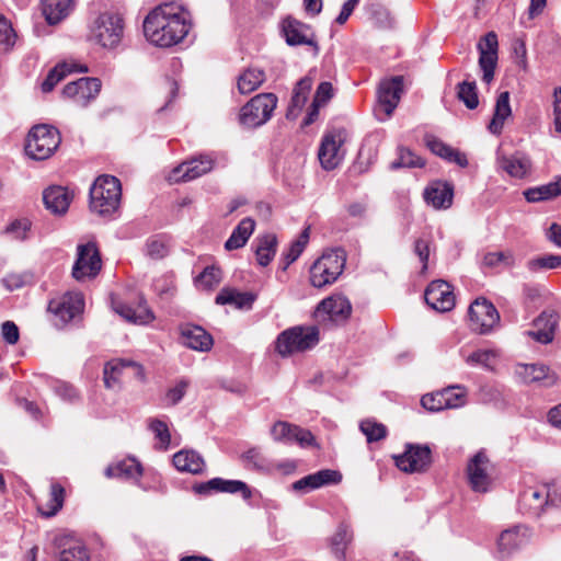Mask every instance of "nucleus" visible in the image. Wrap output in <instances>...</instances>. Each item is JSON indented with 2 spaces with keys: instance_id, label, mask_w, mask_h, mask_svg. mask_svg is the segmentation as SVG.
Returning <instances> with one entry per match:
<instances>
[{
  "instance_id": "obj_37",
  "label": "nucleus",
  "mask_w": 561,
  "mask_h": 561,
  "mask_svg": "<svg viewBox=\"0 0 561 561\" xmlns=\"http://www.w3.org/2000/svg\"><path fill=\"white\" fill-rule=\"evenodd\" d=\"M75 0H42V12L50 25L58 24L73 10Z\"/></svg>"
},
{
  "instance_id": "obj_28",
  "label": "nucleus",
  "mask_w": 561,
  "mask_h": 561,
  "mask_svg": "<svg viewBox=\"0 0 561 561\" xmlns=\"http://www.w3.org/2000/svg\"><path fill=\"white\" fill-rule=\"evenodd\" d=\"M424 201L435 209H447L454 199V186L445 181L430 183L423 193Z\"/></svg>"
},
{
  "instance_id": "obj_16",
  "label": "nucleus",
  "mask_w": 561,
  "mask_h": 561,
  "mask_svg": "<svg viewBox=\"0 0 561 561\" xmlns=\"http://www.w3.org/2000/svg\"><path fill=\"white\" fill-rule=\"evenodd\" d=\"M491 463L484 451L477 453L467 467L468 479L474 492H488L492 484Z\"/></svg>"
},
{
  "instance_id": "obj_29",
  "label": "nucleus",
  "mask_w": 561,
  "mask_h": 561,
  "mask_svg": "<svg viewBox=\"0 0 561 561\" xmlns=\"http://www.w3.org/2000/svg\"><path fill=\"white\" fill-rule=\"evenodd\" d=\"M528 540L527 528L515 526L502 531L497 540L499 558L505 559L522 548Z\"/></svg>"
},
{
  "instance_id": "obj_25",
  "label": "nucleus",
  "mask_w": 561,
  "mask_h": 561,
  "mask_svg": "<svg viewBox=\"0 0 561 561\" xmlns=\"http://www.w3.org/2000/svg\"><path fill=\"white\" fill-rule=\"evenodd\" d=\"M559 314L552 309L543 310L534 320V330L526 332L528 336L541 344H549L553 341L558 328Z\"/></svg>"
},
{
  "instance_id": "obj_10",
  "label": "nucleus",
  "mask_w": 561,
  "mask_h": 561,
  "mask_svg": "<svg viewBox=\"0 0 561 561\" xmlns=\"http://www.w3.org/2000/svg\"><path fill=\"white\" fill-rule=\"evenodd\" d=\"M84 308V300L80 293H66L60 297L54 298L48 304V311L55 317V325L64 327Z\"/></svg>"
},
{
  "instance_id": "obj_44",
  "label": "nucleus",
  "mask_w": 561,
  "mask_h": 561,
  "mask_svg": "<svg viewBox=\"0 0 561 561\" xmlns=\"http://www.w3.org/2000/svg\"><path fill=\"white\" fill-rule=\"evenodd\" d=\"M561 194V179L548 184L525 191V198L530 203H537L557 197Z\"/></svg>"
},
{
  "instance_id": "obj_48",
  "label": "nucleus",
  "mask_w": 561,
  "mask_h": 561,
  "mask_svg": "<svg viewBox=\"0 0 561 561\" xmlns=\"http://www.w3.org/2000/svg\"><path fill=\"white\" fill-rule=\"evenodd\" d=\"M64 495H65V490L60 484H58V483L51 484L49 499H48L47 503L45 504L46 508H39L42 514L47 517H51V516L56 515L58 513V511L62 507Z\"/></svg>"
},
{
  "instance_id": "obj_5",
  "label": "nucleus",
  "mask_w": 561,
  "mask_h": 561,
  "mask_svg": "<svg viewBox=\"0 0 561 561\" xmlns=\"http://www.w3.org/2000/svg\"><path fill=\"white\" fill-rule=\"evenodd\" d=\"M319 342V331L316 327H294L283 331L276 339L275 350L286 357L297 352H305Z\"/></svg>"
},
{
  "instance_id": "obj_43",
  "label": "nucleus",
  "mask_w": 561,
  "mask_h": 561,
  "mask_svg": "<svg viewBox=\"0 0 561 561\" xmlns=\"http://www.w3.org/2000/svg\"><path fill=\"white\" fill-rule=\"evenodd\" d=\"M142 468L135 458H126L105 469L107 478L134 479L140 477Z\"/></svg>"
},
{
  "instance_id": "obj_9",
  "label": "nucleus",
  "mask_w": 561,
  "mask_h": 561,
  "mask_svg": "<svg viewBox=\"0 0 561 561\" xmlns=\"http://www.w3.org/2000/svg\"><path fill=\"white\" fill-rule=\"evenodd\" d=\"M346 138L347 134L344 128L332 129L323 135L318 158L324 170H333L342 162L344 159L342 145Z\"/></svg>"
},
{
  "instance_id": "obj_26",
  "label": "nucleus",
  "mask_w": 561,
  "mask_h": 561,
  "mask_svg": "<svg viewBox=\"0 0 561 561\" xmlns=\"http://www.w3.org/2000/svg\"><path fill=\"white\" fill-rule=\"evenodd\" d=\"M341 481L342 474L340 471L323 469L295 481L291 489L297 492H308L324 485L337 484Z\"/></svg>"
},
{
  "instance_id": "obj_63",
  "label": "nucleus",
  "mask_w": 561,
  "mask_h": 561,
  "mask_svg": "<svg viewBox=\"0 0 561 561\" xmlns=\"http://www.w3.org/2000/svg\"><path fill=\"white\" fill-rule=\"evenodd\" d=\"M1 334L8 344H15L19 341L20 333L18 325L12 321H4L1 325Z\"/></svg>"
},
{
  "instance_id": "obj_11",
  "label": "nucleus",
  "mask_w": 561,
  "mask_h": 561,
  "mask_svg": "<svg viewBox=\"0 0 561 561\" xmlns=\"http://www.w3.org/2000/svg\"><path fill=\"white\" fill-rule=\"evenodd\" d=\"M58 552L56 561H90V552L84 541L70 531H60L53 539Z\"/></svg>"
},
{
  "instance_id": "obj_46",
  "label": "nucleus",
  "mask_w": 561,
  "mask_h": 561,
  "mask_svg": "<svg viewBox=\"0 0 561 561\" xmlns=\"http://www.w3.org/2000/svg\"><path fill=\"white\" fill-rule=\"evenodd\" d=\"M352 539L353 533L350 526L346 523H341L331 538V549L337 559L343 560L345 558L346 547Z\"/></svg>"
},
{
  "instance_id": "obj_53",
  "label": "nucleus",
  "mask_w": 561,
  "mask_h": 561,
  "mask_svg": "<svg viewBox=\"0 0 561 561\" xmlns=\"http://www.w3.org/2000/svg\"><path fill=\"white\" fill-rule=\"evenodd\" d=\"M424 165V161L421 157L416 156L408 148L399 149V157L397 160L391 162L390 168L392 170L399 168H421Z\"/></svg>"
},
{
  "instance_id": "obj_12",
  "label": "nucleus",
  "mask_w": 561,
  "mask_h": 561,
  "mask_svg": "<svg viewBox=\"0 0 561 561\" xmlns=\"http://www.w3.org/2000/svg\"><path fill=\"white\" fill-rule=\"evenodd\" d=\"M469 323L472 331L486 334L500 321L495 307L486 299H476L468 310Z\"/></svg>"
},
{
  "instance_id": "obj_2",
  "label": "nucleus",
  "mask_w": 561,
  "mask_h": 561,
  "mask_svg": "<svg viewBox=\"0 0 561 561\" xmlns=\"http://www.w3.org/2000/svg\"><path fill=\"white\" fill-rule=\"evenodd\" d=\"M122 185L113 175H100L90 188V208L101 216L114 214L121 204Z\"/></svg>"
},
{
  "instance_id": "obj_59",
  "label": "nucleus",
  "mask_w": 561,
  "mask_h": 561,
  "mask_svg": "<svg viewBox=\"0 0 561 561\" xmlns=\"http://www.w3.org/2000/svg\"><path fill=\"white\" fill-rule=\"evenodd\" d=\"M512 266L514 264V256L511 252H489L483 257V264L489 267H494L500 264Z\"/></svg>"
},
{
  "instance_id": "obj_49",
  "label": "nucleus",
  "mask_w": 561,
  "mask_h": 561,
  "mask_svg": "<svg viewBox=\"0 0 561 561\" xmlns=\"http://www.w3.org/2000/svg\"><path fill=\"white\" fill-rule=\"evenodd\" d=\"M221 280V271L216 266H207L204 271L195 278V285L197 288L204 290H210L215 288Z\"/></svg>"
},
{
  "instance_id": "obj_52",
  "label": "nucleus",
  "mask_w": 561,
  "mask_h": 561,
  "mask_svg": "<svg viewBox=\"0 0 561 561\" xmlns=\"http://www.w3.org/2000/svg\"><path fill=\"white\" fill-rule=\"evenodd\" d=\"M309 241V229H305L299 237L291 242L287 252L284 253V270H286L291 263H294L305 250Z\"/></svg>"
},
{
  "instance_id": "obj_21",
  "label": "nucleus",
  "mask_w": 561,
  "mask_h": 561,
  "mask_svg": "<svg viewBox=\"0 0 561 561\" xmlns=\"http://www.w3.org/2000/svg\"><path fill=\"white\" fill-rule=\"evenodd\" d=\"M352 312V305L348 299L341 295L323 299L316 309V317L321 321L342 322Z\"/></svg>"
},
{
  "instance_id": "obj_57",
  "label": "nucleus",
  "mask_w": 561,
  "mask_h": 561,
  "mask_svg": "<svg viewBox=\"0 0 561 561\" xmlns=\"http://www.w3.org/2000/svg\"><path fill=\"white\" fill-rule=\"evenodd\" d=\"M168 252L167 241L160 236L152 237L146 242V254L153 260L164 257Z\"/></svg>"
},
{
  "instance_id": "obj_8",
  "label": "nucleus",
  "mask_w": 561,
  "mask_h": 561,
  "mask_svg": "<svg viewBox=\"0 0 561 561\" xmlns=\"http://www.w3.org/2000/svg\"><path fill=\"white\" fill-rule=\"evenodd\" d=\"M102 268V259L94 241L77 245V257L72 266V277L78 282L95 278Z\"/></svg>"
},
{
  "instance_id": "obj_38",
  "label": "nucleus",
  "mask_w": 561,
  "mask_h": 561,
  "mask_svg": "<svg viewBox=\"0 0 561 561\" xmlns=\"http://www.w3.org/2000/svg\"><path fill=\"white\" fill-rule=\"evenodd\" d=\"M425 142L427 148L436 156L458 164L459 167H467L468 160L467 157L459 152L458 150H455L450 146L443 142L440 139L434 137V136H426Z\"/></svg>"
},
{
  "instance_id": "obj_61",
  "label": "nucleus",
  "mask_w": 561,
  "mask_h": 561,
  "mask_svg": "<svg viewBox=\"0 0 561 561\" xmlns=\"http://www.w3.org/2000/svg\"><path fill=\"white\" fill-rule=\"evenodd\" d=\"M149 426L150 430L153 432L156 438L159 440L160 447L165 449L171 440L167 423H164L161 420H152Z\"/></svg>"
},
{
  "instance_id": "obj_18",
  "label": "nucleus",
  "mask_w": 561,
  "mask_h": 561,
  "mask_svg": "<svg viewBox=\"0 0 561 561\" xmlns=\"http://www.w3.org/2000/svg\"><path fill=\"white\" fill-rule=\"evenodd\" d=\"M497 36L494 32L486 33L478 43L479 67L483 72L482 80L488 84L494 79L497 65Z\"/></svg>"
},
{
  "instance_id": "obj_50",
  "label": "nucleus",
  "mask_w": 561,
  "mask_h": 561,
  "mask_svg": "<svg viewBox=\"0 0 561 561\" xmlns=\"http://www.w3.org/2000/svg\"><path fill=\"white\" fill-rule=\"evenodd\" d=\"M561 266V255L545 254L527 262V268L533 272L554 270Z\"/></svg>"
},
{
  "instance_id": "obj_45",
  "label": "nucleus",
  "mask_w": 561,
  "mask_h": 561,
  "mask_svg": "<svg viewBox=\"0 0 561 561\" xmlns=\"http://www.w3.org/2000/svg\"><path fill=\"white\" fill-rule=\"evenodd\" d=\"M265 81V73L257 68H249L238 78L240 93L248 94L256 90Z\"/></svg>"
},
{
  "instance_id": "obj_27",
  "label": "nucleus",
  "mask_w": 561,
  "mask_h": 561,
  "mask_svg": "<svg viewBox=\"0 0 561 561\" xmlns=\"http://www.w3.org/2000/svg\"><path fill=\"white\" fill-rule=\"evenodd\" d=\"M195 491L199 494H208L211 491L225 493H241L244 500L252 496V492L247 483L240 480H225L222 478H213L206 482L195 485Z\"/></svg>"
},
{
  "instance_id": "obj_58",
  "label": "nucleus",
  "mask_w": 561,
  "mask_h": 561,
  "mask_svg": "<svg viewBox=\"0 0 561 561\" xmlns=\"http://www.w3.org/2000/svg\"><path fill=\"white\" fill-rule=\"evenodd\" d=\"M31 226V221L26 218L16 219L8 226L5 231L15 240L24 241L28 238Z\"/></svg>"
},
{
  "instance_id": "obj_47",
  "label": "nucleus",
  "mask_w": 561,
  "mask_h": 561,
  "mask_svg": "<svg viewBox=\"0 0 561 561\" xmlns=\"http://www.w3.org/2000/svg\"><path fill=\"white\" fill-rule=\"evenodd\" d=\"M277 240L273 234H266L260 239L256 249V260L261 266H267L276 253Z\"/></svg>"
},
{
  "instance_id": "obj_32",
  "label": "nucleus",
  "mask_w": 561,
  "mask_h": 561,
  "mask_svg": "<svg viewBox=\"0 0 561 561\" xmlns=\"http://www.w3.org/2000/svg\"><path fill=\"white\" fill-rule=\"evenodd\" d=\"M460 356L469 367L493 370L499 358V352L491 348H478L469 353L462 347Z\"/></svg>"
},
{
  "instance_id": "obj_14",
  "label": "nucleus",
  "mask_w": 561,
  "mask_h": 561,
  "mask_svg": "<svg viewBox=\"0 0 561 561\" xmlns=\"http://www.w3.org/2000/svg\"><path fill=\"white\" fill-rule=\"evenodd\" d=\"M215 159L211 154H201L175 167L169 174L171 182H186L195 180L214 169Z\"/></svg>"
},
{
  "instance_id": "obj_62",
  "label": "nucleus",
  "mask_w": 561,
  "mask_h": 561,
  "mask_svg": "<svg viewBox=\"0 0 561 561\" xmlns=\"http://www.w3.org/2000/svg\"><path fill=\"white\" fill-rule=\"evenodd\" d=\"M333 96V87L330 82L324 81L319 84L317 88L312 106L314 107V113L319 111V107L325 104Z\"/></svg>"
},
{
  "instance_id": "obj_6",
  "label": "nucleus",
  "mask_w": 561,
  "mask_h": 561,
  "mask_svg": "<svg viewBox=\"0 0 561 561\" xmlns=\"http://www.w3.org/2000/svg\"><path fill=\"white\" fill-rule=\"evenodd\" d=\"M60 141V134L55 127L37 125L27 135L25 152L34 160H45L55 152Z\"/></svg>"
},
{
  "instance_id": "obj_42",
  "label": "nucleus",
  "mask_w": 561,
  "mask_h": 561,
  "mask_svg": "<svg viewBox=\"0 0 561 561\" xmlns=\"http://www.w3.org/2000/svg\"><path fill=\"white\" fill-rule=\"evenodd\" d=\"M254 228L255 221L252 218L247 217L242 219L232 230L228 240L225 242V249L231 251L244 247L253 233Z\"/></svg>"
},
{
  "instance_id": "obj_64",
  "label": "nucleus",
  "mask_w": 561,
  "mask_h": 561,
  "mask_svg": "<svg viewBox=\"0 0 561 561\" xmlns=\"http://www.w3.org/2000/svg\"><path fill=\"white\" fill-rule=\"evenodd\" d=\"M553 126L558 134H561V88L553 91Z\"/></svg>"
},
{
  "instance_id": "obj_41",
  "label": "nucleus",
  "mask_w": 561,
  "mask_h": 561,
  "mask_svg": "<svg viewBox=\"0 0 561 561\" xmlns=\"http://www.w3.org/2000/svg\"><path fill=\"white\" fill-rule=\"evenodd\" d=\"M256 295L250 291H239L232 288H224L216 296L217 305H232L239 309H251Z\"/></svg>"
},
{
  "instance_id": "obj_24",
  "label": "nucleus",
  "mask_w": 561,
  "mask_h": 561,
  "mask_svg": "<svg viewBox=\"0 0 561 561\" xmlns=\"http://www.w3.org/2000/svg\"><path fill=\"white\" fill-rule=\"evenodd\" d=\"M397 467L404 472L424 471L431 463V450L427 446L410 445L405 453L394 457Z\"/></svg>"
},
{
  "instance_id": "obj_19",
  "label": "nucleus",
  "mask_w": 561,
  "mask_h": 561,
  "mask_svg": "<svg viewBox=\"0 0 561 561\" xmlns=\"http://www.w3.org/2000/svg\"><path fill=\"white\" fill-rule=\"evenodd\" d=\"M424 298L426 304L438 312L450 311L456 302L451 286L442 279L434 280L427 286Z\"/></svg>"
},
{
  "instance_id": "obj_23",
  "label": "nucleus",
  "mask_w": 561,
  "mask_h": 561,
  "mask_svg": "<svg viewBox=\"0 0 561 561\" xmlns=\"http://www.w3.org/2000/svg\"><path fill=\"white\" fill-rule=\"evenodd\" d=\"M549 485L526 489L519 497V508L523 514L538 517L543 511H549Z\"/></svg>"
},
{
  "instance_id": "obj_4",
  "label": "nucleus",
  "mask_w": 561,
  "mask_h": 561,
  "mask_svg": "<svg viewBox=\"0 0 561 561\" xmlns=\"http://www.w3.org/2000/svg\"><path fill=\"white\" fill-rule=\"evenodd\" d=\"M346 262L345 252L334 249L324 252L310 267V283L316 288L333 284L342 274Z\"/></svg>"
},
{
  "instance_id": "obj_40",
  "label": "nucleus",
  "mask_w": 561,
  "mask_h": 561,
  "mask_svg": "<svg viewBox=\"0 0 561 561\" xmlns=\"http://www.w3.org/2000/svg\"><path fill=\"white\" fill-rule=\"evenodd\" d=\"M512 115L510 105V92H501L496 99L494 114L488 126V129L493 135H500L503 130L505 121Z\"/></svg>"
},
{
  "instance_id": "obj_36",
  "label": "nucleus",
  "mask_w": 561,
  "mask_h": 561,
  "mask_svg": "<svg viewBox=\"0 0 561 561\" xmlns=\"http://www.w3.org/2000/svg\"><path fill=\"white\" fill-rule=\"evenodd\" d=\"M497 163L507 174L517 179L526 176L531 168L530 159L520 152H516L510 157L499 156Z\"/></svg>"
},
{
  "instance_id": "obj_20",
  "label": "nucleus",
  "mask_w": 561,
  "mask_h": 561,
  "mask_svg": "<svg viewBox=\"0 0 561 561\" xmlns=\"http://www.w3.org/2000/svg\"><path fill=\"white\" fill-rule=\"evenodd\" d=\"M271 435L276 442L297 443L301 447H309L314 443V437L310 431L285 421L276 422L271 428Z\"/></svg>"
},
{
  "instance_id": "obj_30",
  "label": "nucleus",
  "mask_w": 561,
  "mask_h": 561,
  "mask_svg": "<svg viewBox=\"0 0 561 561\" xmlns=\"http://www.w3.org/2000/svg\"><path fill=\"white\" fill-rule=\"evenodd\" d=\"M181 343L194 351L207 352L213 346V337L202 327L185 324L180 329Z\"/></svg>"
},
{
  "instance_id": "obj_33",
  "label": "nucleus",
  "mask_w": 561,
  "mask_h": 561,
  "mask_svg": "<svg viewBox=\"0 0 561 561\" xmlns=\"http://www.w3.org/2000/svg\"><path fill=\"white\" fill-rule=\"evenodd\" d=\"M115 310L127 321L135 324H148L154 319V314L147 306V301L144 297L138 298V304L136 307L121 304L115 307Z\"/></svg>"
},
{
  "instance_id": "obj_31",
  "label": "nucleus",
  "mask_w": 561,
  "mask_h": 561,
  "mask_svg": "<svg viewBox=\"0 0 561 561\" xmlns=\"http://www.w3.org/2000/svg\"><path fill=\"white\" fill-rule=\"evenodd\" d=\"M515 375L524 383L548 380V383L551 385L556 381L554 375L545 364H517Z\"/></svg>"
},
{
  "instance_id": "obj_39",
  "label": "nucleus",
  "mask_w": 561,
  "mask_h": 561,
  "mask_svg": "<svg viewBox=\"0 0 561 561\" xmlns=\"http://www.w3.org/2000/svg\"><path fill=\"white\" fill-rule=\"evenodd\" d=\"M88 72L87 66H80L75 62H59L49 70L46 79L42 83V91L50 92L68 73Z\"/></svg>"
},
{
  "instance_id": "obj_22",
  "label": "nucleus",
  "mask_w": 561,
  "mask_h": 561,
  "mask_svg": "<svg viewBox=\"0 0 561 561\" xmlns=\"http://www.w3.org/2000/svg\"><path fill=\"white\" fill-rule=\"evenodd\" d=\"M403 92V77L396 76L391 79L381 81L378 89V102L380 108L385 112L382 119L389 118L398 106Z\"/></svg>"
},
{
  "instance_id": "obj_15",
  "label": "nucleus",
  "mask_w": 561,
  "mask_h": 561,
  "mask_svg": "<svg viewBox=\"0 0 561 561\" xmlns=\"http://www.w3.org/2000/svg\"><path fill=\"white\" fill-rule=\"evenodd\" d=\"M282 34L289 46L308 45L313 48V54L318 55V42L309 25L287 16L282 21Z\"/></svg>"
},
{
  "instance_id": "obj_1",
  "label": "nucleus",
  "mask_w": 561,
  "mask_h": 561,
  "mask_svg": "<svg viewBox=\"0 0 561 561\" xmlns=\"http://www.w3.org/2000/svg\"><path fill=\"white\" fill-rule=\"evenodd\" d=\"M192 28L191 13L175 2L163 3L149 12L144 34L154 46L171 47L181 43Z\"/></svg>"
},
{
  "instance_id": "obj_54",
  "label": "nucleus",
  "mask_w": 561,
  "mask_h": 561,
  "mask_svg": "<svg viewBox=\"0 0 561 561\" xmlns=\"http://www.w3.org/2000/svg\"><path fill=\"white\" fill-rule=\"evenodd\" d=\"M359 428L368 443L381 440L387 436L386 426L371 420L362 421Z\"/></svg>"
},
{
  "instance_id": "obj_3",
  "label": "nucleus",
  "mask_w": 561,
  "mask_h": 561,
  "mask_svg": "<svg viewBox=\"0 0 561 561\" xmlns=\"http://www.w3.org/2000/svg\"><path fill=\"white\" fill-rule=\"evenodd\" d=\"M124 36V21L119 14L102 13L90 25L88 38L105 49H114Z\"/></svg>"
},
{
  "instance_id": "obj_17",
  "label": "nucleus",
  "mask_w": 561,
  "mask_h": 561,
  "mask_svg": "<svg viewBox=\"0 0 561 561\" xmlns=\"http://www.w3.org/2000/svg\"><path fill=\"white\" fill-rule=\"evenodd\" d=\"M104 383L106 388L117 387L124 377H135L144 380L145 373L141 365L126 359H113L104 366Z\"/></svg>"
},
{
  "instance_id": "obj_55",
  "label": "nucleus",
  "mask_w": 561,
  "mask_h": 561,
  "mask_svg": "<svg viewBox=\"0 0 561 561\" xmlns=\"http://www.w3.org/2000/svg\"><path fill=\"white\" fill-rule=\"evenodd\" d=\"M442 391L446 409H457L466 402V391L462 387H448Z\"/></svg>"
},
{
  "instance_id": "obj_7",
  "label": "nucleus",
  "mask_w": 561,
  "mask_h": 561,
  "mask_svg": "<svg viewBox=\"0 0 561 561\" xmlns=\"http://www.w3.org/2000/svg\"><path fill=\"white\" fill-rule=\"evenodd\" d=\"M277 105L274 93H260L240 110L239 123L245 128H255L267 123Z\"/></svg>"
},
{
  "instance_id": "obj_34",
  "label": "nucleus",
  "mask_w": 561,
  "mask_h": 561,
  "mask_svg": "<svg viewBox=\"0 0 561 561\" xmlns=\"http://www.w3.org/2000/svg\"><path fill=\"white\" fill-rule=\"evenodd\" d=\"M45 207L54 215H64L70 205L71 195L62 186H50L43 193Z\"/></svg>"
},
{
  "instance_id": "obj_13",
  "label": "nucleus",
  "mask_w": 561,
  "mask_h": 561,
  "mask_svg": "<svg viewBox=\"0 0 561 561\" xmlns=\"http://www.w3.org/2000/svg\"><path fill=\"white\" fill-rule=\"evenodd\" d=\"M101 80L98 78L84 77L69 82L62 90L64 98L72 101L76 105L85 107L96 99L101 91Z\"/></svg>"
},
{
  "instance_id": "obj_60",
  "label": "nucleus",
  "mask_w": 561,
  "mask_h": 561,
  "mask_svg": "<svg viewBox=\"0 0 561 561\" xmlns=\"http://www.w3.org/2000/svg\"><path fill=\"white\" fill-rule=\"evenodd\" d=\"M421 404L431 412H438L446 409L442 391L424 394L421 399Z\"/></svg>"
},
{
  "instance_id": "obj_56",
  "label": "nucleus",
  "mask_w": 561,
  "mask_h": 561,
  "mask_svg": "<svg viewBox=\"0 0 561 561\" xmlns=\"http://www.w3.org/2000/svg\"><path fill=\"white\" fill-rule=\"evenodd\" d=\"M16 34L11 22L0 15V50L8 51L15 44Z\"/></svg>"
},
{
  "instance_id": "obj_51",
  "label": "nucleus",
  "mask_w": 561,
  "mask_h": 561,
  "mask_svg": "<svg viewBox=\"0 0 561 561\" xmlns=\"http://www.w3.org/2000/svg\"><path fill=\"white\" fill-rule=\"evenodd\" d=\"M458 99L465 103L469 110H474L479 104L477 85L474 81H463L458 84Z\"/></svg>"
},
{
  "instance_id": "obj_35",
  "label": "nucleus",
  "mask_w": 561,
  "mask_h": 561,
  "mask_svg": "<svg viewBox=\"0 0 561 561\" xmlns=\"http://www.w3.org/2000/svg\"><path fill=\"white\" fill-rule=\"evenodd\" d=\"M173 465L181 472H188L192 474L203 473L205 469V461L203 457L191 449H182L173 456Z\"/></svg>"
}]
</instances>
